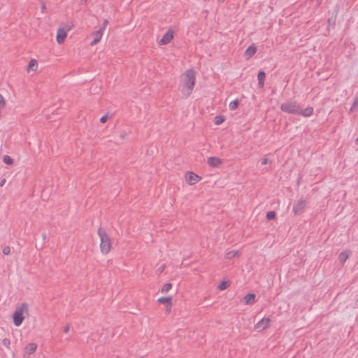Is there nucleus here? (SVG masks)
<instances>
[{
	"instance_id": "ddd939ff",
	"label": "nucleus",
	"mask_w": 358,
	"mask_h": 358,
	"mask_svg": "<svg viewBox=\"0 0 358 358\" xmlns=\"http://www.w3.org/2000/svg\"><path fill=\"white\" fill-rule=\"evenodd\" d=\"M257 52V47L255 44L250 45L244 52V57L246 59H249L252 57Z\"/></svg>"
},
{
	"instance_id": "9b49d317",
	"label": "nucleus",
	"mask_w": 358,
	"mask_h": 358,
	"mask_svg": "<svg viewBox=\"0 0 358 358\" xmlns=\"http://www.w3.org/2000/svg\"><path fill=\"white\" fill-rule=\"evenodd\" d=\"M207 164L211 167H218L222 164V160L216 157H210L207 159Z\"/></svg>"
},
{
	"instance_id": "4be33fe9",
	"label": "nucleus",
	"mask_w": 358,
	"mask_h": 358,
	"mask_svg": "<svg viewBox=\"0 0 358 358\" xmlns=\"http://www.w3.org/2000/svg\"><path fill=\"white\" fill-rule=\"evenodd\" d=\"M172 288L171 283H166L161 289L162 293H166Z\"/></svg>"
},
{
	"instance_id": "9d476101",
	"label": "nucleus",
	"mask_w": 358,
	"mask_h": 358,
	"mask_svg": "<svg viewBox=\"0 0 358 358\" xmlns=\"http://www.w3.org/2000/svg\"><path fill=\"white\" fill-rule=\"evenodd\" d=\"M103 31L104 28H100L99 30L92 33V35L94 36V39L92 41L90 42V45H95L101 41Z\"/></svg>"
},
{
	"instance_id": "412c9836",
	"label": "nucleus",
	"mask_w": 358,
	"mask_h": 358,
	"mask_svg": "<svg viewBox=\"0 0 358 358\" xmlns=\"http://www.w3.org/2000/svg\"><path fill=\"white\" fill-rule=\"evenodd\" d=\"M3 162L7 165L13 164V159L9 155H4L3 157Z\"/></svg>"
},
{
	"instance_id": "0eeeda50",
	"label": "nucleus",
	"mask_w": 358,
	"mask_h": 358,
	"mask_svg": "<svg viewBox=\"0 0 358 358\" xmlns=\"http://www.w3.org/2000/svg\"><path fill=\"white\" fill-rule=\"evenodd\" d=\"M37 350V344L35 343H28L24 348L23 357L29 358V356L34 354Z\"/></svg>"
},
{
	"instance_id": "aec40b11",
	"label": "nucleus",
	"mask_w": 358,
	"mask_h": 358,
	"mask_svg": "<svg viewBox=\"0 0 358 358\" xmlns=\"http://www.w3.org/2000/svg\"><path fill=\"white\" fill-rule=\"evenodd\" d=\"M238 254V250H231V251L227 252L225 254L224 257L227 259H231L234 258V257H236Z\"/></svg>"
},
{
	"instance_id": "6ab92c4d",
	"label": "nucleus",
	"mask_w": 358,
	"mask_h": 358,
	"mask_svg": "<svg viewBox=\"0 0 358 358\" xmlns=\"http://www.w3.org/2000/svg\"><path fill=\"white\" fill-rule=\"evenodd\" d=\"M348 257H349V254L346 251L341 252L338 256V259H339L340 262H342L343 264L344 262H345V261L348 259Z\"/></svg>"
},
{
	"instance_id": "58836bf2",
	"label": "nucleus",
	"mask_w": 358,
	"mask_h": 358,
	"mask_svg": "<svg viewBox=\"0 0 358 358\" xmlns=\"http://www.w3.org/2000/svg\"><path fill=\"white\" fill-rule=\"evenodd\" d=\"M356 143L358 144V137L356 139Z\"/></svg>"
},
{
	"instance_id": "4c0bfd02",
	"label": "nucleus",
	"mask_w": 358,
	"mask_h": 358,
	"mask_svg": "<svg viewBox=\"0 0 358 358\" xmlns=\"http://www.w3.org/2000/svg\"><path fill=\"white\" fill-rule=\"evenodd\" d=\"M43 239H45V238H46V234H43Z\"/></svg>"
},
{
	"instance_id": "4468645a",
	"label": "nucleus",
	"mask_w": 358,
	"mask_h": 358,
	"mask_svg": "<svg viewBox=\"0 0 358 358\" xmlns=\"http://www.w3.org/2000/svg\"><path fill=\"white\" fill-rule=\"evenodd\" d=\"M157 302L162 304H167L168 308L167 311L171 310L172 306V297L171 296H162L157 299Z\"/></svg>"
},
{
	"instance_id": "a878e982",
	"label": "nucleus",
	"mask_w": 358,
	"mask_h": 358,
	"mask_svg": "<svg viewBox=\"0 0 358 358\" xmlns=\"http://www.w3.org/2000/svg\"><path fill=\"white\" fill-rule=\"evenodd\" d=\"M228 287V282L226 281H222L217 286L218 289L220 290H224Z\"/></svg>"
},
{
	"instance_id": "c85d7f7f",
	"label": "nucleus",
	"mask_w": 358,
	"mask_h": 358,
	"mask_svg": "<svg viewBox=\"0 0 358 358\" xmlns=\"http://www.w3.org/2000/svg\"><path fill=\"white\" fill-rule=\"evenodd\" d=\"M353 108H357L358 106V94L355 95L354 97V101L352 103Z\"/></svg>"
},
{
	"instance_id": "72a5a7b5",
	"label": "nucleus",
	"mask_w": 358,
	"mask_h": 358,
	"mask_svg": "<svg viewBox=\"0 0 358 358\" xmlns=\"http://www.w3.org/2000/svg\"><path fill=\"white\" fill-rule=\"evenodd\" d=\"M108 20H105L103 23V26L101 28H104V30L106 29L107 24H108Z\"/></svg>"
},
{
	"instance_id": "f03ea898",
	"label": "nucleus",
	"mask_w": 358,
	"mask_h": 358,
	"mask_svg": "<svg viewBox=\"0 0 358 358\" xmlns=\"http://www.w3.org/2000/svg\"><path fill=\"white\" fill-rule=\"evenodd\" d=\"M97 234L100 238V250L102 254L107 255L111 250V240L106 230L99 228Z\"/></svg>"
},
{
	"instance_id": "7ed1b4c3",
	"label": "nucleus",
	"mask_w": 358,
	"mask_h": 358,
	"mask_svg": "<svg viewBox=\"0 0 358 358\" xmlns=\"http://www.w3.org/2000/svg\"><path fill=\"white\" fill-rule=\"evenodd\" d=\"M28 312V305L26 303L17 306L13 313V323L16 327L22 324L24 320V313Z\"/></svg>"
},
{
	"instance_id": "dca6fc26",
	"label": "nucleus",
	"mask_w": 358,
	"mask_h": 358,
	"mask_svg": "<svg viewBox=\"0 0 358 358\" xmlns=\"http://www.w3.org/2000/svg\"><path fill=\"white\" fill-rule=\"evenodd\" d=\"M256 295L252 293L248 294L243 299L244 303L246 305H251L255 302Z\"/></svg>"
},
{
	"instance_id": "6e6552de",
	"label": "nucleus",
	"mask_w": 358,
	"mask_h": 358,
	"mask_svg": "<svg viewBox=\"0 0 358 358\" xmlns=\"http://www.w3.org/2000/svg\"><path fill=\"white\" fill-rule=\"evenodd\" d=\"M201 179V178L200 176H199L197 174H196L193 172H191V171H188L185 174L186 182L189 185H193L196 184Z\"/></svg>"
},
{
	"instance_id": "f8f14e48",
	"label": "nucleus",
	"mask_w": 358,
	"mask_h": 358,
	"mask_svg": "<svg viewBox=\"0 0 358 358\" xmlns=\"http://www.w3.org/2000/svg\"><path fill=\"white\" fill-rule=\"evenodd\" d=\"M66 36H67L66 31L65 29H64L63 28H59L57 30V43L59 44L63 43L65 38H66Z\"/></svg>"
},
{
	"instance_id": "a211bd4d",
	"label": "nucleus",
	"mask_w": 358,
	"mask_h": 358,
	"mask_svg": "<svg viewBox=\"0 0 358 358\" xmlns=\"http://www.w3.org/2000/svg\"><path fill=\"white\" fill-rule=\"evenodd\" d=\"M265 77H266V73L264 71H260L258 73V75H257L258 85L260 87H262L264 85Z\"/></svg>"
},
{
	"instance_id": "a19ab883",
	"label": "nucleus",
	"mask_w": 358,
	"mask_h": 358,
	"mask_svg": "<svg viewBox=\"0 0 358 358\" xmlns=\"http://www.w3.org/2000/svg\"><path fill=\"white\" fill-rule=\"evenodd\" d=\"M357 301H358V299H357Z\"/></svg>"
},
{
	"instance_id": "ea45409f",
	"label": "nucleus",
	"mask_w": 358,
	"mask_h": 358,
	"mask_svg": "<svg viewBox=\"0 0 358 358\" xmlns=\"http://www.w3.org/2000/svg\"><path fill=\"white\" fill-rule=\"evenodd\" d=\"M218 1H220V2H222V1H224V0H218Z\"/></svg>"
},
{
	"instance_id": "cd10ccee",
	"label": "nucleus",
	"mask_w": 358,
	"mask_h": 358,
	"mask_svg": "<svg viewBox=\"0 0 358 358\" xmlns=\"http://www.w3.org/2000/svg\"><path fill=\"white\" fill-rule=\"evenodd\" d=\"M2 344L6 348H9L10 345V341L8 338H6L2 340Z\"/></svg>"
},
{
	"instance_id": "20e7f679",
	"label": "nucleus",
	"mask_w": 358,
	"mask_h": 358,
	"mask_svg": "<svg viewBox=\"0 0 358 358\" xmlns=\"http://www.w3.org/2000/svg\"><path fill=\"white\" fill-rule=\"evenodd\" d=\"M299 104L296 101H288L280 105V110L288 114L296 115L299 113Z\"/></svg>"
},
{
	"instance_id": "7c9ffc66",
	"label": "nucleus",
	"mask_w": 358,
	"mask_h": 358,
	"mask_svg": "<svg viewBox=\"0 0 358 358\" xmlns=\"http://www.w3.org/2000/svg\"><path fill=\"white\" fill-rule=\"evenodd\" d=\"M6 103L5 100L1 94H0V108L4 107Z\"/></svg>"
},
{
	"instance_id": "b1692460",
	"label": "nucleus",
	"mask_w": 358,
	"mask_h": 358,
	"mask_svg": "<svg viewBox=\"0 0 358 358\" xmlns=\"http://www.w3.org/2000/svg\"><path fill=\"white\" fill-rule=\"evenodd\" d=\"M224 117L222 115H217L215 117L214 122L215 124L219 125L221 124L224 121Z\"/></svg>"
},
{
	"instance_id": "423d86ee",
	"label": "nucleus",
	"mask_w": 358,
	"mask_h": 358,
	"mask_svg": "<svg viewBox=\"0 0 358 358\" xmlns=\"http://www.w3.org/2000/svg\"><path fill=\"white\" fill-rule=\"evenodd\" d=\"M306 206V201L301 199L294 205L292 211L295 215L301 214Z\"/></svg>"
},
{
	"instance_id": "c9c22d12",
	"label": "nucleus",
	"mask_w": 358,
	"mask_h": 358,
	"mask_svg": "<svg viewBox=\"0 0 358 358\" xmlns=\"http://www.w3.org/2000/svg\"><path fill=\"white\" fill-rule=\"evenodd\" d=\"M6 183V179H2L1 181H0V187H3Z\"/></svg>"
},
{
	"instance_id": "39448f33",
	"label": "nucleus",
	"mask_w": 358,
	"mask_h": 358,
	"mask_svg": "<svg viewBox=\"0 0 358 358\" xmlns=\"http://www.w3.org/2000/svg\"><path fill=\"white\" fill-rule=\"evenodd\" d=\"M174 36V31L169 28L168 31L163 35L161 40L158 42L159 45H164L169 44Z\"/></svg>"
},
{
	"instance_id": "e433bc0d",
	"label": "nucleus",
	"mask_w": 358,
	"mask_h": 358,
	"mask_svg": "<svg viewBox=\"0 0 358 358\" xmlns=\"http://www.w3.org/2000/svg\"><path fill=\"white\" fill-rule=\"evenodd\" d=\"M355 108H353V106L352 105V106H351V108H350V113H352V112H354V111H355Z\"/></svg>"
},
{
	"instance_id": "f3484780",
	"label": "nucleus",
	"mask_w": 358,
	"mask_h": 358,
	"mask_svg": "<svg viewBox=\"0 0 358 358\" xmlns=\"http://www.w3.org/2000/svg\"><path fill=\"white\" fill-rule=\"evenodd\" d=\"M38 69V62L35 59H31L29 63V65L27 67V71H36Z\"/></svg>"
},
{
	"instance_id": "c756f323",
	"label": "nucleus",
	"mask_w": 358,
	"mask_h": 358,
	"mask_svg": "<svg viewBox=\"0 0 358 358\" xmlns=\"http://www.w3.org/2000/svg\"><path fill=\"white\" fill-rule=\"evenodd\" d=\"M10 249L8 246H6L3 248V255H8L10 253Z\"/></svg>"
},
{
	"instance_id": "f257e3e1",
	"label": "nucleus",
	"mask_w": 358,
	"mask_h": 358,
	"mask_svg": "<svg viewBox=\"0 0 358 358\" xmlns=\"http://www.w3.org/2000/svg\"><path fill=\"white\" fill-rule=\"evenodd\" d=\"M196 82V73L194 69H188L182 76L180 90L186 97L189 96L194 89Z\"/></svg>"
},
{
	"instance_id": "393cba45",
	"label": "nucleus",
	"mask_w": 358,
	"mask_h": 358,
	"mask_svg": "<svg viewBox=\"0 0 358 358\" xmlns=\"http://www.w3.org/2000/svg\"><path fill=\"white\" fill-rule=\"evenodd\" d=\"M275 215H276V214H275V211H273V210L268 211L266 213V219L268 220H273V219H274L275 217Z\"/></svg>"
},
{
	"instance_id": "1a4fd4ad",
	"label": "nucleus",
	"mask_w": 358,
	"mask_h": 358,
	"mask_svg": "<svg viewBox=\"0 0 358 358\" xmlns=\"http://www.w3.org/2000/svg\"><path fill=\"white\" fill-rule=\"evenodd\" d=\"M271 322L269 317H264L260 321H259L255 326V329L257 331H261L266 329Z\"/></svg>"
},
{
	"instance_id": "f704fd0d",
	"label": "nucleus",
	"mask_w": 358,
	"mask_h": 358,
	"mask_svg": "<svg viewBox=\"0 0 358 358\" xmlns=\"http://www.w3.org/2000/svg\"><path fill=\"white\" fill-rule=\"evenodd\" d=\"M69 329H70V327H69V324H67V325L64 327V333H66H66H68V332H69Z\"/></svg>"
},
{
	"instance_id": "5701e85b",
	"label": "nucleus",
	"mask_w": 358,
	"mask_h": 358,
	"mask_svg": "<svg viewBox=\"0 0 358 358\" xmlns=\"http://www.w3.org/2000/svg\"><path fill=\"white\" fill-rule=\"evenodd\" d=\"M238 100L235 99L229 103V108L231 110H234L238 107Z\"/></svg>"
},
{
	"instance_id": "2f4dec72",
	"label": "nucleus",
	"mask_w": 358,
	"mask_h": 358,
	"mask_svg": "<svg viewBox=\"0 0 358 358\" xmlns=\"http://www.w3.org/2000/svg\"><path fill=\"white\" fill-rule=\"evenodd\" d=\"M108 118V115H105L102 116V117L100 118V122H101V123H105V122L107 121Z\"/></svg>"
},
{
	"instance_id": "473e14b6",
	"label": "nucleus",
	"mask_w": 358,
	"mask_h": 358,
	"mask_svg": "<svg viewBox=\"0 0 358 358\" xmlns=\"http://www.w3.org/2000/svg\"><path fill=\"white\" fill-rule=\"evenodd\" d=\"M261 162L262 165H266L268 163V159L267 158H263L262 159Z\"/></svg>"
},
{
	"instance_id": "2eb2a0df",
	"label": "nucleus",
	"mask_w": 358,
	"mask_h": 358,
	"mask_svg": "<svg viewBox=\"0 0 358 358\" xmlns=\"http://www.w3.org/2000/svg\"><path fill=\"white\" fill-rule=\"evenodd\" d=\"M313 111H314V110L312 106H308L303 110H301V108H299L298 114L301 115L305 117H310L313 114Z\"/></svg>"
},
{
	"instance_id": "bb28decb",
	"label": "nucleus",
	"mask_w": 358,
	"mask_h": 358,
	"mask_svg": "<svg viewBox=\"0 0 358 358\" xmlns=\"http://www.w3.org/2000/svg\"><path fill=\"white\" fill-rule=\"evenodd\" d=\"M166 268V264H163L162 265H161L157 270H156V273L157 275H160L161 273H162L164 271V269Z\"/></svg>"
}]
</instances>
